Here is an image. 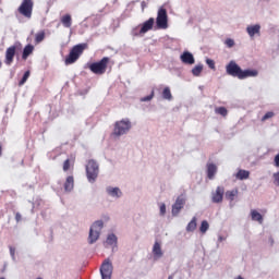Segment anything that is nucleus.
<instances>
[{
	"mask_svg": "<svg viewBox=\"0 0 279 279\" xmlns=\"http://www.w3.org/2000/svg\"><path fill=\"white\" fill-rule=\"evenodd\" d=\"M226 71L228 75L231 77H238V80H245L247 77H256L258 75V71L256 70H242L235 61H230L226 66Z\"/></svg>",
	"mask_w": 279,
	"mask_h": 279,
	"instance_id": "obj_1",
	"label": "nucleus"
},
{
	"mask_svg": "<svg viewBox=\"0 0 279 279\" xmlns=\"http://www.w3.org/2000/svg\"><path fill=\"white\" fill-rule=\"evenodd\" d=\"M85 49H88V44H78L72 47L70 53L66 56L64 60L65 64H75V61L80 60V57L82 56V53H84Z\"/></svg>",
	"mask_w": 279,
	"mask_h": 279,
	"instance_id": "obj_2",
	"label": "nucleus"
},
{
	"mask_svg": "<svg viewBox=\"0 0 279 279\" xmlns=\"http://www.w3.org/2000/svg\"><path fill=\"white\" fill-rule=\"evenodd\" d=\"M85 169L88 182H96L97 178H99V163H97L95 159H89Z\"/></svg>",
	"mask_w": 279,
	"mask_h": 279,
	"instance_id": "obj_3",
	"label": "nucleus"
},
{
	"mask_svg": "<svg viewBox=\"0 0 279 279\" xmlns=\"http://www.w3.org/2000/svg\"><path fill=\"white\" fill-rule=\"evenodd\" d=\"M130 130H132V122L130 119H122L114 123L113 136H123V134H128Z\"/></svg>",
	"mask_w": 279,
	"mask_h": 279,
	"instance_id": "obj_4",
	"label": "nucleus"
},
{
	"mask_svg": "<svg viewBox=\"0 0 279 279\" xmlns=\"http://www.w3.org/2000/svg\"><path fill=\"white\" fill-rule=\"evenodd\" d=\"M108 64H110V58L104 57L100 61L92 63L89 65V71L95 73V75H104L108 70Z\"/></svg>",
	"mask_w": 279,
	"mask_h": 279,
	"instance_id": "obj_5",
	"label": "nucleus"
},
{
	"mask_svg": "<svg viewBox=\"0 0 279 279\" xmlns=\"http://www.w3.org/2000/svg\"><path fill=\"white\" fill-rule=\"evenodd\" d=\"M104 229V221L98 220L95 221L89 229L88 243L93 245L99 240V235L101 234V230Z\"/></svg>",
	"mask_w": 279,
	"mask_h": 279,
	"instance_id": "obj_6",
	"label": "nucleus"
},
{
	"mask_svg": "<svg viewBox=\"0 0 279 279\" xmlns=\"http://www.w3.org/2000/svg\"><path fill=\"white\" fill-rule=\"evenodd\" d=\"M156 25L158 29H167L169 27V16L167 15V9L159 8L157 12Z\"/></svg>",
	"mask_w": 279,
	"mask_h": 279,
	"instance_id": "obj_7",
	"label": "nucleus"
},
{
	"mask_svg": "<svg viewBox=\"0 0 279 279\" xmlns=\"http://www.w3.org/2000/svg\"><path fill=\"white\" fill-rule=\"evenodd\" d=\"M17 12H20L22 16H25V19H32V12H34V1L23 0L17 9Z\"/></svg>",
	"mask_w": 279,
	"mask_h": 279,
	"instance_id": "obj_8",
	"label": "nucleus"
},
{
	"mask_svg": "<svg viewBox=\"0 0 279 279\" xmlns=\"http://www.w3.org/2000/svg\"><path fill=\"white\" fill-rule=\"evenodd\" d=\"M112 262L106 259L100 267L101 279H112Z\"/></svg>",
	"mask_w": 279,
	"mask_h": 279,
	"instance_id": "obj_9",
	"label": "nucleus"
},
{
	"mask_svg": "<svg viewBox=\"0 0 279 279\" xmlns=\"http://www.w3.org/2000/svg\"><path fill=\"white\" fill-rule=\"evenodd\" d=\"M223 193H226V189L223 186H218L211 195V202L214 204H221V202H223Z\"/></svg>",
	"mask_w": 279,
	"mask_h": 279,
	"instance_id": "obj_10",
	"label": "nucleus"
},
{
	"mask_svg": "<svg viewBox=\"0 0 279 279\" xmlns=\"http://www.w3.org/2000/svg\"><path fill=\"white\" fill-rule=\"evenodd\" d=\"M15 56H16V46L9 47L5 51L4 64L10 66V64H12V62H14Z\"/></svg>",
	"mask_w": 279,
	"mask_h": 279,
	"instance_id": "obj_11",
	"label": "nucleus"
},
{
	"mask_svg": "<svg viewBox=\"0 0 279 279\" xmlns=\"http://www.w3.org/2000/svg\"><path fill=\"white\" fill-rule=\"evenodd\" d=\"M154 17H149L146 22L143 24H140L141 33L144 34V36L147 34V32H151L154 29Z\"/></svg>",
	"mask_w": 279,
	"mask_h": 279,
	"instance_id": "obj_12",
	"label": "nucleus"
},
{
	"mask_svg": "<svg viewBox=\"0 0 279 279\" xmlns=\"http://www.w3.org/2000/svg\"><path fill=\"white\" fill-rule=\"evenodd\" d=\"M184 204H186L184 197L179 196L172 206V215H178L184 208Z\"/></svg>",
	"mask_w": 279,
	"mask_h": 279,
	"instance_id": "obj_13",
	"label": "nucleus"
},
{
	"mask_svg": "<svg viewBox=\"0 0 279 279\" xmlns=\"http://www.w3.org/2000/svg\"><path fill=\"white\" fill-rule=\"evenodd\" d=\"M181 61L183 62V64H195V57H193V53L184 51L181 54Z\"/></svg>",
	"mask_w": 279,
	"mask_h": 279,
	"instance_id": "obj_14",
	"label": "nucleus"
},
{
	"mask_svg": "<svg viewBox=\"0 0 279 279\" xmlns=\"http://www.w3.org/2000/svg\"><path fill=\"white\" fill-rule=\"evenodd\" d=\"M60 21L63 27H65L66 29H71L73 25V17L71 16V14H64L63 16H61Z\"/></svg>",
	"mask_w": 279,
	"mask_h": 279,
	"instance_id": "obj_15",
	"label": "nucleus"
},
{
	"mask_svg": "<svg viewBox=\"0 0 279 279\" xmlns=\"http://www.w3.org/2000/svg\"><path fill=\"white\" fill-rule=\"evenodd\" d=\"M246 32L248 36H251V38H254L256 34H260V25L256 24V25L247 26Z\"/></svg>",
	"mask_w": 279,
	"mask_h": 279,
	"instance_id": "obj_16",
	"label": "nucleus"
},
{
	"mask_svg": "<svg viewBox=\"0 0 279 279\" xmlns=\"http://www.w3.org/2000/svg\"><path fill=\"white\" fill-rule=\"evenodd\" d=\"M217 173V166L215 163H207V178L214 180Z\"/></svg>",
	"mask_w": 279,
	"mask_h": 279,
	"instance_id": "obj_17",
	"label": "nucleus"
},
{
	"mask_svg": "<svg viewBox=\"0 0 279 279\" xmlns=\"http://www.w3.org/2000/svg\"><path fill=\"white\" fill-rule=\"evenodd\" d=\"M32 53H34V46L28 44L23 49L22 59L27 60V58H29V56H32Z\"/></svg>",
	"mask_w": 279,
	"mask_h": 279,
	"instance_id": "obj_18",
	"label": "nucleus"
},
{
	"mask_svg": "<svg viewBox=\"0 0 279 279\" xmlns=\"http://www.w3.org/2000/svg\"><path fill=\"white\" fill-rule=\"evenodd\" d=\"M75 186V180L73 179V175H70L66 178L64 183V191L68 193H71V190Z\"/></svg>",
	"mask_w": 279,
	"mask_h": 279,
	"instance_id": "obj_19",
	"label": "nucleus"
},
{
	"mask_svg": "<svg viewBox=\"0 0 279 279\" xmlns=\"http://www.w3.org/2000/svg\"><path fill=\"white\" fill-rule=\"evenodd\" d=\"M238 196H239V189H233V190L227 191L225 193V197L229 202H234V198L238 197Z\"/></svg>",
	"mask_w": 279,
	"mask_h": 279,
	"instance_id": "obj_20",
	"label": "nucleus"
},
{
	"mask_svg": "<svg viewBox=\"0 0 279 279\" xmlns=\"http://www.w3.org/2000/svg\"><path fill=\"white\" fill-rule=\"evenodd\" d=\"M153 254L155 258H162V247L160 246V242H155L153 246Z\"/></svg>",
	"mask_w": 279,
	"mask_h": 279,
	"instance_id": "obj_21",
	"label": "nucleus"
},
{
	"mask_svg": "<svg viewBox=\"0 0 279 279\" xmlns=\"http://www.w3.org/2000/svg\"><path fill=\"white\" fill-rule=\"evenodd\" d=\"M197 230V217H193L186 226V232H195Z\"/></svg>",
	"mask_w": 279,
	"mask_h": 279,
	"instance_id": "obj_22",
	"label": "nucleus"
},
{
	"mask_svg": "<svg viewBox=\"0 0 279 279\" xmlns=\"http://www.w3.org/2000/svg\"><path fill=\"white\" fill-rule=\"evenodd\" d=\"M236 180H247L250 178V171L239 170L235 174Z\"/></svg>",
	"mask_w": 279,
	"mask_h": 279,
	"instance_id": "obj_23",
	"label": "nucleus"
},
{
	"mask_svg": "<svg viewBox=\"0 0 279 279\" xmlns=\"http://www.w3.org/2000/svg\"><path fill=\"white\" fill-rule=\"evenodd\" d=\"M107 193L111 197H121V190L119 187H107Z\"/></svg>",
	"mask_w": 279,
	"mask_h": 279,
	"instance_id": "obj_24",
	"label": "nucleus"
},
{
	"mask_svg": "<svg viewBox=\"0 0 279 279\" xmlns=\"http://www.w3.org/2000/svg\"><path fill=\"white\" fill-rule=\"evenodd\" d=\"M251 217L253 221H258V223H263V215L260 213L256 211V209H253L251 211Z\"/></svg>",
	"mask_w": 279,
	"mask_h": 279,
	"instance_id": "obj_25",
	"label": "nucleus"
},
{
	"mask_svg": "<svg viewBox=\"0 0 279 279\" xmlns=\"http://www.w3.org/2000/svg\"><path fill=\"white\" fill-rule=\"evenodd\" d=\"M202 71H204V65L198 64L192 69V75L199 77V75H202Z\"/></svg>",
	"mask_w": 279,
	"mask_h": 279,
	"instance_id": "obj_26",
	"label": "nucleus"
},
{
	"mask_svg": "<svg viewBox=\"0 0 279 279\" xmlns=\"http://www.w3.org/2000/svg\"><path fill=\"white\" fill-rule=\"evenodd\" d=\"M162 98L167 99L168 101H171V99H173V95H171V88H169V87L163 88Z\"/></svg>",
	"mask_w": 279,
	"mask_h": 279,
	"instance_id": "obj_27",
	"label": "nucleus"
},
{
	"mask_svg": "<svg viewBox=\"0 0 279 279\" xmlns=\"http://www.w3.org/2000/svg\"><path fill=\"white\" fill-rule=\"evenodd\" d=\"M45 40V31H40L35 35V45H40Z\"/></svg>",
	"mask_w": 279,
	"mask_h": 279,
	"instance_id": "obj_28",
	"label": "nucleus"
},
{
	"mask_svg": "<svg viewBox=\"0 0 279 279\" xmlns=\"http://www.w3.org/2000/svg\"><path fill=\"white\" fill-rule=\"evenodd\" d=\"M208 228H210V225L208 223V221L203 220L199 227V232H202V234H206V232H208Z\"/></svg>",
	"mask_w": 279,
	"mask_h": 279,
	"instance_id": "obj_29",
	"label": "nucleus"
},
{
	"mask_svg": "<svg viewBox=\"0 0 279 279\" xmlns=\"http://www.w3.org/2000/svg\"><path fill=\"white\" fill-rule=\"evenodd\" d=\"M106 245H117V235L109 234L106 240Z\"/></svg>",
	"mask_w": 279,
	"mask_h": 279,
	"instance_id": "obj_30",
	"label": "nucleus"
},
{
	"mask_svg": "<svg viewBox=\"0 0 279 279\" xmlns=\"http://www.w3.org/2000/svg\"><path fill=\"white\" fill-rule=\"evenodd\" d=\"M131 35L134 36V37L145 36V35L141 32V25L135 26V27L131 31Z\"/></svg>",
	"mask_w": 279,
	"mask_h": 279,
	"instance_id": "obj_31",
	"label": "nucleus"
},
{
	"mask_svg": "<svg viewBox=\"0 0 279 279\" xmlns=\"http://www.w3.org/2000/svg\"><path fill=\"white\" fill-rule=\"evenodd\" d=\"M29 75H31V72L29 70L26 71L23 75V77L21 78V81L19 82V86H23L25 84V82H27V80H29Z\"/></svg>",
	"mask_w": 279,
	"mask_h": 279,
	"instance_id": "obj_32",
	"label": "nucleus"
},
{
	"mask_svg": "<svg viewBox=\"0 0 279 279\" xmlns=\"http://www.w3.org/2000/svg\"><path fill=\"white\" fill-rule=\"evenodd\" d=\"M216 113L221 114V117H228V109L226 107L216 108Z\"/></svg>",
	"mask_w": 279,
	"mask_h": 279,
	"instance_id": "obj_33",
	"label": "nucleus"
},
{
	"mask_svg": "<svg viewBox=\"0 0 279 279\" xmlns=\"http://www.w3.org/2000/svg\"><path fill=\"white\" fill-rule=\"evenodd\" d=\"M274 116H275L274 111H268L264 114V117L262 118V121L265 122L269 119H272Z\"/></svg>",
	"mask_w": 279,
	"mask_h": 279,
	"instance_id": "obj_34",
	"label": "nucleus"
},
{
	"mask_svg": "<svg viewBox=\"0 0 279 279\" xmlns=\"http://www.w3.org/2000/svg\"><path fill=\"white\" fill-rule=\"evenodd\" d=\"M69 169H71V159H66L63 162V171H69Z\"/></svg>",
	"mask_w": 279,
	"mask_h": 279,
	"instance_id": "obj_35",
	"label": "nucleus"
},
{
	"mask_svg": "<svg viewBox=\"0 0 279 279\" xmlns=\"http://www.w3.org/2000/svg\"><path fill=\"white\" fill-rule=\"evenodd\" d=\"M206 64L209 66V69L215 71V60L206 59Z\"/></svg>",
	"mask_w": 279,
	"mask_h": 279,
	"instance_id": "obj_36",
	"label": "nucleus"
},
{
	"mask_svg": "<svg viewBox=\"0 0 279 279\" xmlns=\"http://www.w3.org/2000/svg\"><path fill=\"white\" fill-rule=\"evenodd\" d=\"M153 99H154V90L150 93V95L143 97L141 101H151Z\"/></svg>",
	"mask_w": 279,
	"mask_h": 279,
	"instance_id": "obj_37",
	"label": "nucleus"
},
{
	"mask_svg": "<svg viewBox=\"0 0 279 279\" xmlns=\"http://www.w3.org/2000/svg\"><path fill=\"white\" fill-rule=\"evenodd\" d=\"M274 178V184H276V186H279V171L272 174Z\"/></svg>",
	"mask_w": 279,
	"mask_h": 279,
	"instance_id": "obj_38",
	"label": "nucleus"
},
{
	"mask_svg": "<svg viewBox=\"0 0 279 279\" xmlns=\"http://www.w3.org/2000/svg\"><path fill=\"white\" fill-rule=\"evenodd\" d=\"M159 210H160V215L165 216L167 214V205L161 204L159 207Z\"/></svg>",
	"mask_w": 279,
	"mask_h": 279,
	"instance_id": "obj_39",
	"label": "nucleus"
},
{
	"mask_svg": "<svg viewBox=\"0 0 279 279\" xmlns=\"http://www.w3.org/2000/svg\"><path fill=\"white\" fill-rule=\"evenodd\" d=\"M225 45H227L229 48L234 47V40L231 38L226 39Z\"/></svg>",
	"mask_w": 279,
	"mask_h": 279,
	"instance_id": "obj_40",
	"label": "nucleus"
},
{
	"mask_svg": "<svg viewBox=\"0 0 279 279\" xmlns=\"http://www.w3.org/2000/svg\"><path fill=\"white\" fill-rule=\"evenodd\" d=\"M274 162H275V167H278V168H279V154H277V155L275 156Z\"/></svg>",
	"mask_w": 279,
	"mask_h": 279,
	"instance_id": "obj_41",
	"label": "nucleus"
},
{
	"mask_svg": "<svg viewBox=\"0 0 279 279\" xmlns=\"http://www.w3.org/2000/svg\"><path fill=\"white\" fill-rule=\"evenodd\" d=\"M23 219V217L21 216V213H16L15 214V221H21Z\"/></svg>",
	"mask_w": 279,
	"mask_h": 279,
	"instance_id": "obj_42",
	"label": "nucleus"
},
{
	"mask_svg": "<svg viewBox=\"0 0 279 279\" xmlns=\"http://www.w3.org/2000/svg\"><path fill=\"white\" fill-rule=\"evenodd\" d=\"M16 250L14 247H10V254L11 256L14 258V254H15Z\"/></svg>",
	"mask_w": 279,
	"mask_h": 279,
	"instance_id": "obj_43",
	"label": "nucleus"
},
{
	"mask_svg": "<svg viewBox=\"0 0 279 279\" xmlns=\"http://www.w3.org/2000/svg\"><path fill=\"white\" fill-rule=\"evenodd\" d=\"M2 154H3V146L0 143V156H2Z\"/></svg>",
	"mask_w": 279,
	"mask_h": 279,
	"instance_id": "obj_44",
	"label": "nucleus"
},
{
	"mask_svg": "<svg viewBox=\"0 0 279 279\" xmlns=\"http://www.w3.org/2000/svg\"><path fill=\"white\" fill-rule=\"evenodd\" d=\"M168 279H173V276H169Z\"/></svg>",
	"mask_w": 279,
	"mask_h": 279,
	"instance_id": "obj_45",
	"label": "nucleus"
},
{
	"mask_svg": "<svg viewBox=\"0 0 279 279\" xmlns=\"http://www.w3.org/2000/svg\"><path fill=\"white\" fill-rule=\"evenodd\" d=\"M2 64H3V63L0 61V69H1Z\"/></svg>",
	"mask_w": 279,
	"mask_h": 279,
	"instance_id": "obj_46",
	"label": "nucleus"
},
{
	"mask_svg": "<svg viewBox=\"0 0 279 279\" xmlns=\"http://www.w3.org/2000/svg\"><path fill=\"white\" fill-rule=\"evenodd\" d=\"M0 279H5V278H0Z\"/></svg>",
	"mask_w": 279,
	"mask_h": 279,
	"instance_id": "obj_47",
	"label": "nucleus"
}]
</instances>
